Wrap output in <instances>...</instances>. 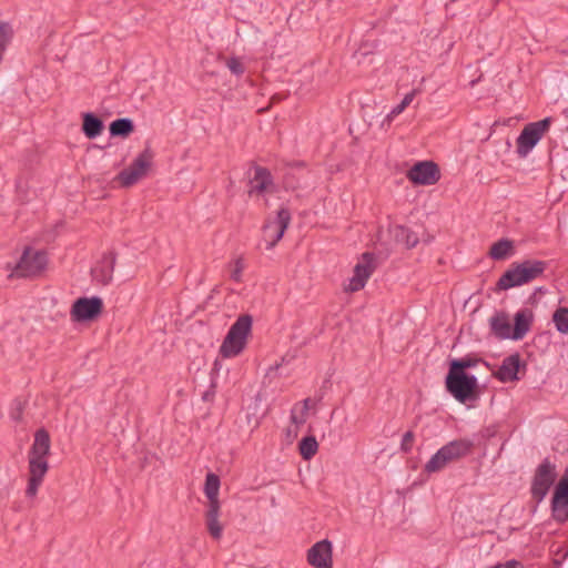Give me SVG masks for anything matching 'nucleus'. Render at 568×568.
<instances>
[{
    "label": "nucleus",
    "instance_id": "nucleus-1",
    "mask_svg": "<svg viewBox=\"0 0 568 568\" xmlns=\"http://www.w3.org/2000/svg\"><path fill=\"white\" fill-rule=\"evenodd\" d=\"M51 440L50 435L44 428H40L34 434L33 444L28 454V486L26 489L27 497L37 496L44 476L49 470L48 457L50 455Z\"/></svg>",
    "mask_w": 568,
    "mask_h": 568
},
{
    "label": "nucleus",
    "instance_id": "nucleus-2",
    "mask_svg": "<svg viewBox=\"0 0 568 568\" xmlns=\"http://www.w3.org/2000/svg\"><path fill=\"white\" fill-rule=\"evenodd\" d=\"M474 449V443L467 438L452 440L439 448L425 464L424 471L433 474L443 470L448 464L457 462Z\"/></svg>",
    "mask_w": 568,
    "mask_h": 568
},
{
    "label": "nucleus",
    "instance_id": "nucleus-3",
    "mask_svg": "<svg viewBox=\"0 0 568 568\" xmlns=\"http://www.w3.org/2000/svg\"><path fill=\"white\" fill-rule=\"evenodd\" d=\"M252 316L248 314H243L237 317L235 323L230 327L220 347L222 357H235L244 351L252 331Z\"/></svg>",
    "mask_w": 568,
    "mask_h": 568
},
{
    "label": "nucleus",
    "instance_id": "nucleus-4",
    "mask_svg": "<svg viewBox=\"0 0 568 568\" xmlns=\"http://www.w3.org/2000/svg\"><path fill=\"white\" fill-rule=\"evenodd\" d=\"M446 388L459 403H466L475 398L477 378L466 372H458L449 368L446 376Z\"/></svg>",
    "mask_w": 568,
    "mask_h": 568
},
{
    "label": "nucleus",
    "instance_id": "nucleus-5",
    "mask_svg": "<svg viewBox=\"0 0 568 568\" xmlns=\"http://www.w3.org/2000/svg\"><path fill=\"white\" fill-rule=\"evenodd\" d=\"M47 264L48 257L44 252L27 247L10 277H36L44 271Z\"/></svg>",
    "mask_w": 568,
    "mask_h": 568
},
{
    "label": "nucleus",
    "instance_id": "nucleus-6",
    "mask_svg": "<svg viewBox=\"0 0 568 568\" xmlns=\"http://www.w3.org/2000/svg\"><path fill=\"white\" fill-rule=\"evenodd\" d=\"M152 159L153 152L150 148H146L136 156L128 169H124L116 175V180L124 187L135 184L146 175V172L152 164Z\"/></svg>",
    "mask_w": 568,
    "mask_h": 568
},
{
    "label": "nucleus",
    "instance_id": "nucleus-7",
    "mask_svg": "<svg viewBox=\"0 0 568 568\" xmlns=\"http://www.w3.org/2000/svg\"><path fill=\"white\" fill-rule=\"evenodd\" d=\"M556 466L549 458H545L537 467L532 483L531 495L538 503L541 501L548 494L550 487L556 480Z\"/></svg>",
    "mask_w": 568,
    "mask_h": 568
},
{
    "label": "nucleus",
    "instance_id": "nucleus-8",
    "mask_svg": "<svg viewBox=\"0 0 568 568\" xmlns=\"http://www.w3.org/2000/svg\"><path fill=\"white\" fill-rule=\"evenodd\" d=\"M103 311V301L99 296L79 297L70 310L74 323H85L97 320Z\"/></svg>",
    "mask_w": 568,
    "mask_h": 568
},
{
    "label": "nucleus",
    "instance_id": "nucleus-9",
    "mask_svg": "<svg viewBox=\"0 0 568 568\" xmlns=\"http://www.w3.org/2000/svg\"><path fill=\"white\" fill-rule=\"evenodd\" d=\"M291 222V212L286 207H282L277 211L276 219L274 221H267L263 225V242L265 243V250H272L283 237Z\"/></svg>",
    "mask_w": 568,
    "mask_h": 568
},
{
    "label": "nucleus",
    "instance_id": "nucleus-10",
    "mask_svg": "<svg viewBox=\"0 0 568 568\" xmlns=\"http://www.w3.org/2000/svg\"><path fill=\"white\" fill-rule=\"evenodd\" d=\"M549 125V118L525 125L517 138V153L519 156L524 158L529 153V151L539 142L544 133L548 130Z\"/></svg>",
    "mask_w": 568,
    "mask_h": 568
},
{
    "label": "nucleus",
    "instance_id": "nucleus-11",
    "mask_svg": "<svg viewBox=\"0 0 568 568\" xmlns=\"http://www.w3.org/2000/svg\"><path fill=\"white\" fill-rule=\"evenodd\" d=\"M406 176L416 185H433L439 181L440 171L435 162L420 161L407 171Z\"/></svg>",
    "mask_w": 568,
    "mask_h": 568
},
{
    "label": "nucleus",
    "instance_id": "nucleus-12",
    "mask_svg": "<svg viewBox=\"0 0 568 568\" xmlns=\"http://www.w3.org/2000/svg\"><path fill=\"white\" fill-rule=\"evenodd\" d=\"M374 254L364 253L361 261L354 267V275L349 280L348 285L345 287L347 292H357L364 288L367 280L375 271Z\"/></svg>",
    "mask_w": 568,
    "mask_h": 568
},
{
    "label": "nucleus",
    "instance_id": "nucleus-13",
    "mask_svg": "<svg viewBox=\"0 0 568 568\" xmlns=\"http://www.w3.org/2000/svg\"><path fill=\"white\" fill-rule=\"evenodd\" d=\"M307 562L314 568H333V546L327 539L315 542L307 550Z\"/></svg>",
    "mask_w": 568,
    "mask_h": 568
},
{
    "label": "nucleus",
    "instance_id": "nucleus-14",
    "mask_svg": "<svg viewBox=\"0 0 568 568\" xmlns=\"http://www.w3.org/2000/svg\"><path fill=\"white\" fill-rule=\"evenodd\" d=\"M552 518L560 524L568 520V483L559 480L551 500Z\"/></svg>",
    "mask_w": 568,
    "mask_h": 568
},
{
    "label": "nucleus",
    "instance_id": "nucleus-15",
    "mask_svg": "<svg viewBox=\"0 0 568 568\" xmlns=\"http://www.w3.org/2000/svg\"><path fill=\"white\" fill-rule=\"evenodd\" d=\"M248 195H262L270 191L273 186V178L271 172L263 166L254 168V176L250 180Z\"/></svg>",
    "mask_w": 568,
    "mask_h": 568
},
{
    "label": "nucleus",
    "instance_id": "nucleus-16",
    "mask_svg": "<svg viewBox=\"0 0 568 568\" xmlns=\"http://www.w3.org/2000/svg\"><path fill=\"white\" fill-rule=\"evenodd\" d=\"M520 366V356L518 353L507 356L500 367L494 372V377L503 383L514 382L518 379V371Z\"/></svg>",
    "mask_w": 568,
    "mask_h": 568
},
{
    "label": "nucleus",
    "instance_id": "nucleus-17",
    "mask_svg": "<svg viewBox=\"0 0 568 568\" xmlns=\"http://www.w3.org/2000/svg\"><path fill=\"white\" fill-rule=\"evenodd\" d=\"M221 505L207 506L205 511V524L210 536L219 540L222 537L223 526L220 523Z\"/></svg>",
    "mask_w": 568,
    "mask_h": 568
},
{
    "label": "nucleus",
    "instance_id": "nucleus-18",
    "mask_svg": "<svg viewBox=\"0 0 568 568\" xmlns=\"http://www.w3.org/2000/svg\"><path fill=\"white\" fill-rule=\"evenodd\" d=\"M491 332L499 338H511L513 328L509 317L506 313L500 312L494 315L490 321Z\"/></svg>",
    "mask_w": 568,
    "mask_h": 568
},
{
    "label": "nucleus",
    "instance_id": "nucleus-19",
    "mask_svg": "<svg viewBox=\"0 0 568 568\" xmlns=\"http://www.w3.org/2000/svg\"><path fill=\"white\" fill-rule=\"evenodd\" d=\"M532 322V313L528 310L518 312L515 315V327L513 328L511 338L515 341L524 338L529 332Z\"/></svg>",
    "mask_w": 568,
    "mask_h": 568
},
{
    "label": "nucleus",
    "instance_id": "nucleus-20",
    "mask_svg": "<svg viewBox=\"0 0 568 568\" xmlns=\"http://www.w3.org/2000/svg\"><path fill=\"white\" fill-rule=\"evenodd\" d=\"M518 265L521 271V278L525 283L539 277L546 270V263L542 261H524Z\"/></svg>",
    "mask_w": 568,
    "mask_h": 568
},
{
    "label": "nucleus",
    "instance_id": "nucleus-21",
    "mask_svg": "<svg viewBox=\"0 0 568 568\" xmlns=\"http://www.w3.org/2000/svg\"><path fill=\"white\" fill-rule=\"evenodd\" d=\"M220 478L213 473H209L205 477L204 494L207 498V506L221 505L219 499Z\"/></svg>",
    "mask_w": 568,
    "mask_h": 568
},
{
    "label": "nucleus",
    "instance_id": "nucleus-22",
    "mask_svg": "<svg viewBox=\"0 0 568 568\" xmlns=\"http://www.w3.org/2000/svg\"><path fill=\"white\" fill-rule=\"evenodd\" d=\"M525 284L521 278V271L517 264L515 267L507 270L498 280L497 286L500 290H508Z\"/></svg>",
    "mask_w": 568,
    "mask_h": 568
},
{
    "label": "nucleus",
    "instance_id": "nucleus-23",
    "mask_svg": "<svg viewBox=\"0 0 568 568\" xmlns=\"http://www.w3.org/2000/svg\"><path fill=\"white\" fill-rule=\"evenodd\" d=\"M82 130L87 138L94 139L102 132L103 123L101 119H99L94 114L85 113L83 115Z\"/></svg>",
    "mask_w": 568,
    "mask_h": 568
},
{
    "label": "nucleus",
    "instance_id": "nucleus-24",
    "mask_svg": "<svg viewBox=\"0 0 568 568\" xmlns=\"http://www.w3.org/2000/svg\"><path fill=\"white\" fill-rule=\"evenodd\" d=\"M109 130L112 136L126 138L134 131V125L131 119L121 118L111 122Z\"/></svg>",
    "mask_w": 568,
    "mask_h": 568
},
{
    "label": "nucleus",
    "instance_id": "nucleus-25",
    "mask_svg": "<svg viewBox=\"0 0 568 568\" xmlns=\"http://www.w3.org/2000/svg\"><path fill=\"white\" fill-rule=\"evenodd\" d=\"M514 245L510 240L501 239L495 242L489 250V256L494 260H505L513 251Z\"/></svg>",
    "mask_w": 568,
    "mask_h": 568
},
{
    "label": "nucleus",
    "instance_id": "nucleus-26",
    "mask_svg": "<svg viewBox=\"0 0 568 568\" xmlns=\"http://www.w3.org/2000/svg\"><path fill=\"white\" fill-rule=\"evenodd\" d=\"M298 447L303 459L310 460L317 453L318 444L315 437L307 436L300 442Z\"/></svg>",
    "mask_w": 568,
    "mask_h": 568
},
{
    "label": "nucleus",
    "instance_id": "nucleus-27",
    "mask_svg": "<svg viewBox=\"0 0 568 568\" xmlns=\"http://www.w3.org/2000/svg\"><path fill=\"white\" fill-rule=\"evenodd\" d=\"M552 322L559 333L568 334V308L558 307L552 314Z\"/></svg>",
    "mask_w": 568,
    "mask_h": 568
},
{
    "label": "nucleus",
    "instance_id": "nucleus-28",
    "mask_svg": "<svg viewBox=\"0 0 568 568\" xmlns=\"http://www.w3.org/2000/svg\"><path fill=\"white\" fill-rule=\"evenodd\" d=\"M480 362H483L481 358L466 356L464 358L453 359L449 364V368H453L458 372H466L467 368L475 367Z\"/></svg>",
    "mask_w": 568,
    "mask_h": 568
},
{
    "label": "nucleus",
    "instance_id": "nucleus-29",
    "mask_svg": "<svg viewBox=\"0 0 568 568\" xmlns=\"http://www.w3.org/2000/svg\"><path fill=\"white\" fill-rule=\"evenodd\" d=\"M414 97H415V91L407 93L404 97V99L402 100V102L398 105H396L395 108H393V110L386 115L384 122H387L388 124H390L393 119L395 116L399 115L413 102Z\"/></svg>",
    "mask_w": 568,
    "mask_h": 568
},
{
    "label": "nucleus",
    "instance_id": "nucleus-30",
    "mask_svg": "<svg viewBox=\"0 0 568 568\" xmlns=\"http://www.w3.org/2000/svg\"><path fill=\"white\" fill-rule=\"evenodd\" d=\"M14 31L9 22L0 21V48L7 49L11 42Z\"/></svg>",
    "mask_w": 568,
    "mask_h": 568
},
{
    "label": "nucleus",
    "instance_id": "nucleus-31",
    "mask_svg": "<svg viewBox=\"0 0 568 568\" xmlns=\"http://www.w3.org/2000/svg\"><path fill=\"white\" fill-rule=\"evenodd\" d=\"M226 67L235 75H242L245 71L243 63L239 58L232 57L226 60Z\"/></svg>",
    "mask_w": 568,
    "mask_h": 568
},
{
    "label": "nucleus",
    "instance_id": "nucleus-32",
    "mask_svg": "<svg viewBox=\"0 0 568 568\" xmlns=\"http://www.w3.org/2000/svg\"><path fill=\"white\" fill-rule=\"evenodd\" d=\"M243 270H244V262H243V258L242 257H239L236 258L234 262H233V270L231 272V278L234 281V282H237L240 283L242 281V273H243Z\"/></svg>",
    "mask_w": 568,
    "mask_h": 568
},
{
    "label": "nucleus",
    "instance_id": "nucleus-33",
    "mask_svg": "<svg viewBox=\"0 0 568 568\" xmlns=\"http://www.w3.org/2000/svg\"><path fill=\"white\" fill-rule=\"evenodd\" d=\"M414 439H415L414 433L412 430L406 432L402 439L400 449L404 453L410 452L412 447H413Z\"/></svg>",
    "mask_w": 568,
    "mask_h": 568
},
{
    "label": "nucleus",
    "instance_id": "nucleus-34",
    "mask_svg": "<svg viewBox=\"0 0 568 568\" xmlns=\"http://www.w3.org/2000/svg\"><path fill=\"white\" fill-rule=\"evenodd\" d=\"M306 416L303 413L296 414L295 409L292 410L291 420L296 425H303L306 422Z\"/></svg>",
    "mask_w": 568,
    "mask_h": 568
},
{
    "label": "nucleus",
    "instance_id": "nucleus-35",
    "mask_svg": "<svg viewBox=\"0 0 568 568\" xmlns=\"http://www.w3.org/2000/svg\"><path fill=\"white\" fill-rule=\"evenodd\" d=\"M518 567H519V562L518 561L510 560L506 565H497V566L491 567V568H518Z\"/></svg>",
    "mask_w": 568,
    "mask_h": 568
},
{
    "label": "nucleus",
    "instance_id": "nucleus-36",
    "mask_svg": "<svg viewBox=\"0 0 568 568\" xmlns=\"http://www.w3.org/2000/svg\"><path fill=\"white\" fill-rule=\"evenodd\" d=\"M310 403H311L310 398H306L303 400V406H302L301 413L307 415V412L310 409Z\"/></svg>",
    "mask_w": 568,
    "mask_h": 568
},
{
    "label": "nucleus",
    "instance_id": "nucleus-37",
    "mask_svg": "<svg viewBox=\"0 0 568 568\" xmlns=\"http://www.w3.org/2000/svg\"><path fill=\"white\" fill-rule=\"evenodd\" d=\"M560 480H566V483H568V466L566 467L564 476L560 478Z\"/></svg>",
    "mask_w": 568,
    "mask_h": 568
},
{
    "label": "nucleus",
    "instance_id": "nucleus-38",
    "mask_svg": "<svg viewBox=\"0 0 568 568\" xmlns=\"http://www.w3.org/2000/svg\"><path fill=\"white\" fill-rule=\"evenodd\" d=\"M6 49L3 48H0V61L2 60L3 58V53H4Z\"/></svg>",
    "mask_w": 568,
    "mask_h": 568
}]
</instances>
